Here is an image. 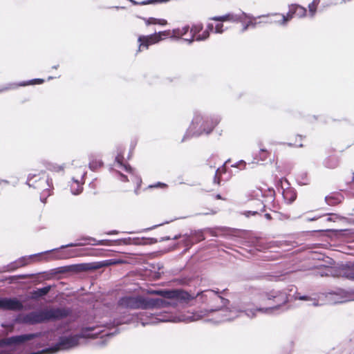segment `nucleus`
<instances>
[{
    "mask_svg": "<svg viewBox=\"0 0 354 354\" xmlns=\"http://www.w3.org/2000/svg\"><path fill=\"white\" fill-rule=\"evenodd\" d=\"M72 313L69 308H46L30 311L28 313H19L15 322L19 324L36 325L65 319Z\"/></svg>",
    "mask_w": 354,
    "mask_h": 354,
    "instance_id": "nucleus-1",
    "label": "nucleus"
},
{
    "mask_svg": "<svg viewBox=\"0 0 354 354\" xmlns=\"http://www.w3.org/2000/svg\"><path fill=\"white\" fill-rule=\"evenodd\" d=\"M263 299L272 301L275 304L269 307H256L245 308V315L250 318L255 317L257 313L262 314H275L277 311H284L287 309L285 304L288 300V295L284 290L272 289L263 295Z\"/></svg>",
    "mask_w": 354,
    "mask_h": 354,
    "instance_id": "nucleus-2",
    "label": "nucleus"
},
{
    "mask_svg": "<svg viewBox=\"0 0 354 354\" xmlns=\"http://www.w3.org/2000/svg\"><path fill=\"white\" fill-rule=\"evenodd\" d=\"M80 240L84 241V242L80 243H70L66 245H62L58 248H54L52 250H49L45 252H39L37 254H30L29 256H24L19 258L17 260L12 261L6 266V270L9 272H12L17 269L18 268L25 266L29 263V260L33 259L37 256L42 255L44 254H47L53 251H57L61 249H64L69 247H75V246H84L86 244H91L92 245H108V242L109 240H96L95 238L88 236H84L80 238Z\"/></svg>",
    "mask_w": 354,
    "mask_h": 354,
    "instance_id": "nucleus-3",
    "label": "nucleus"
},
{
    "mask_svg": "<svg viewBox=\"0 0 354 354\" xmlns=\"http://www.w3.org/2000/svg\"><path fill=\"white\" fill-rule=\"evenodd\" d=\"M227 291V288H225L221 291H220L218 288H215L207 289L198 292L195 295V299H198L201 303L207 304L211 306L212 301L215 299L220 300L221 302V306L216 308L208 307L203 310L201 311L203 315H207L209 313L216 311L227 313L228 310L225 307L230 304V301L222 296L223 295H225Z\"/></svg>",
    "mask_w": 354,
    "mask_h": 354,
    "instance_id": "nucleus-4",
    "label": "nucleus"
},
{
    "mask_svg": "<svg viewBox=\"0 0 354 354\" xmlns=\"http://www.w3.org/2000/svg\"><path fill=\"white\" fill-rule=\"evenodd\" d=\"M220 121L221 118L218 115L210 116L196 111L194 113L188 131L197 137L203 133L209 135Z\"/></svg>",
    "mask_w": 354,
    "mask_h": 354,
    "instance_id": "nucleus-5",
    "label": "nucleus"
},
{
    "mask_svg": "<svg viewBox=\"0 0 354 354\" xmlns=\"http://www.w3.org/2000/svg\"><path fill=\"white\" fill-rule=\"evenodd\" d=\"M317 267L324 269L323 271L319 272L321 277H343L354 281V261H348L345 263L341 262L333 266L320 264Z\"/></svg>",
    "mask_w": 354,
    "mask_h": 354,
    "instance_id": "nucleus-6",
    "label": "nucleus"
},
{
    "mask_svg": "<svg viewBox=\"0 0 354 354\" xmlns=\"http://www.w3.org/2000/svg\"><path fill=\"white\" fill-rule=\"evenodd\" d=\"M25 301L26 300L21 301L15 297H0V310L19 312L35 308V306L31 304H25Z\"/></svg>",
    "mask_w": 354,
    "mask_h": 354,
    "instance_id": "nucleus-7",
    "label": "nucleus"
},
{
    "mask_svg": "<svg viewBox=\"0 0 354 354\" xmlns=\"http://www.w3.org/2000/svg\"><path fill=\"white\" fill-rule=\"evenodd\" d=\"M156 293L165 299H170L171 302H175L174 306L177 304L178 301L187 303L195 299V296L189 292L178 289L158 290Z\"/></svg>",
    "mask_w": 354,
    "mask_h": 354,
    "instance_id": "nucleus-8",
    "label": "nucleus"
},
{
    "mask_svg": "<svg viewBox=\"0 0 354 354\" xmlns=\"http://www.w3.org/2000/svg\"><path fill=\"white\" fill-rule=\"evenodd\" d=\"M83 337L82 333L60 336L57 342L48 349L50 354L55 353L61 349H70L78 345L79 341Z\"/></svg>",
    "mask_w": 354,
    "mask_h": 354,
    "instance_id": "nucleus-9",
    "label": "nucleus"
},
{
    "mask_svg": "<svg viewBox=\"0 0 354 354\" xmlns=\"http://www.w3.org/2000/svg\"><path fill=\"white\" fill-rule=\"evenodd\" d=\"M205 231L212 232L211 230L209 228L201 229V230H191L189 234L186 233L183 235H182L180 234L175 235L173 237V239L177 240L179 238H181V237L183 238L182 240V242L186 247V248L184 251L185 252L188 251L194 243H198L201 241L205 240V235H204Z\"/></svg>",
    "mask_w": 354,
    "mask_h": 354,
    "instance_id": "nucleus-10",
    "label": "nucleus"
},
{
    "mask_svg": "<svg viewBox=\"0 0 354 354\" xmlns=\"http://www.w3.org/2000/svg\"><path fill=\"white\" fill-rule=\"evenodd\" d=\"M41 333H25L18 335H12L11 337L3 338L5 347L17 348L24 345L28 342L35 338L40 337Z\"/></svg>",
    "mask_w": 354,
    "mask_h": 354,
    "instance_id": "nucleus-11",
    "label": "nucleus"
},
{
    "mask_svg": "<svg viewBox=\"0 0 354 354\" xmlns=\"http://www.w3.org/2000/svg\"><path fill=\"white\" fill-rule=\"evenodd\" d=\"M118 304L124 308L144 310V296H123L119 299Z\"/></svg>",
    "mask_w": 354,
    "mask_h": 354,
    "instance_id": "nucleus-12",
    "label": "nucleus"
},
{
    "mask_svg": "<svg viewBox=\"0 0 354 354\" xmlns=\"http://www.w3.org/2000/svg\"><path fill=\"white\" fill-rule=\"evenodd\" d=\"M170 32L169 30L155 32L153 34L149 35H140L138 39L139 42V51H140L141 47L147 49L150 45L154 44L162 39L163 37H168Z\"/></svg>",
    "mask_w": 354,
    "mask_h": 354,
    "instance_id": "nucleus-13",
    "label": "nucleus"
},
{
    "mask_svg": "<svg viewBox=\"0 0 354 354\" xmlns=\"http://www.w3.org/2000/svg\"><path fill=\"white\" fill-rule=\"evenodd\" d=\"M248 207H254V209L245 210V218L255 217L261 219V213L265 211V205L260 199L249 198Z\"/></svg>",
    "mask_w": 354,
    "mask_h": 354,
    "instance_id": "nucleus-14",
    "label": "nucleus"
},
{
    "mask_svg": "<svg viewBox=\"0 0 354 354\" xmlns=\"http://www.w3.org/2000/svg\"><path fill=\"white\" fill-rule=\"evenodd\" d=\"M167 299L164 297L162 299L144 297V310L174 306L176 303L171 302Z\"/></svg>",
    "mask_w": 354,
    "mask_h": 354,
    "instance_id": "nucleus-15",
    "label": "nucleus"
},
{
    "mask_svg": "<svg viewBox=\"0 0 354 354\" xmlns=\"http://www.w3.org/2000/svg\"><path fill=\"white\" fill-rule=\"evenodd\" d=\"M52 180L48 178L41 180V178H38L36 174H30L27 178L26 184L29 187H33L35 189H41L44 187L41 184H46L48 187L52 185Z\"/></svg>",
    "mask_w": 354,
    "mask_h": 354,
    "instance_id": "nucleus-16",
    "label": "nucleus"
},
{
    "mask_svg": "<svg viewBox=\"0 0 354 354\" xmlns=\"http://www.w3.org/2000/svg\"><path fill=\"white\" fill-rule=\"evenodd\" d=\"M280 181L285 182L288 186L286 188H283L282 190V196L284 201L288 204H292L297 197V192L296 189L295 188L290 187V183L286 178H281Z\"/></svg>",
    "mask_w": 354,
    "mask_h": 354,
    "instance_id": "nucleus-17",
    "label": "nucleus"
},
{
    "mask_svg": "<svg viewBox=\"0 0 354 354\" xmlns=\"http://www.w3.org/2000/svg\"><path fill=\"white\" fill-rule=\"evenodd\" d=\"M91 270H95V262L70 265L71 272H80Z\"/></svg>",
    "mask_w": 354,
    "mask_h": 354,
    "instance_id": "nucleus-18",
    "label": "nucleus"
},
{
    "mask_svg": "<svg viewBox=\"0 0 354 354\" xmlns=\"http://www.w3.org/2000/svg\"><path fill=\"white\" fill-rule=\"evenodd\" d=\"M51 290V286H46L42 288H37L32 290L28 296V299L39 300L48 294Z\"/></svg>",
    "mask_w": 354,
    "mask_h": 354,
    "instance_id": "nucleus-19",
    "label": "nucleus"
},
{
    "mask_svg": "<svg viewBox=\"0 0 354 354\" xmlns=\"http://www.w3.org/2000/svg\"><path fill=\"white\" fill-rule=\"evenodd\" d=\"M344 197L339 193H331L330 194L325 196V202L330 206H334L341 203Z\"/></svg>",
    "mask_w": 354,
    "mask_h": 354,
    "instance_id": "nucleus-20",
    "label": "nucleus"
},
{
    "mask_svg": "<svg viewBox=\"0 0 354 354\" xmlns=\"http://www.w3.org/2000/svg\"><path fill=\"white\" fill-rule=\"evenodd\" d=\"M290 11L292 12V15L294 17H298L299 18L304 17L306 15L307 10L306 8L300 6L297 3H292L289 6Z\"/></svg>",
    "mask_w": 354,
    "mask_h": 354,
    "instance_id": "nucleus-21",
    "label": "nucleus"
},
{
    "mask_svg": "<svg viewBox=\"0 0 354 354\" xmlns=\"http://www.w3.org/2000/svg\"><path fill=\"white\" fill-rule=\"evenodd\" d=\"M123 263V261L121 259H110L101 261L95 262V270L100 269L104 267H109L110 266H114L117 264H120Z\"/></svg>",
    "mask_w": 354,
    "mask_h": 354,
    "instance_id": "nucleus-22",
    "label": "nucleus"
},
{
    "mask_svg": "<svg viewBox=\"0 0 354 354\" xmlns=\"http://www.w3.org/2000/svg\"><path fill=\"white\" fill-rule=\"evenodd\" d=\"M339 164V158L337 156H330L326 158L323 161V165L328 169H335Z\"/></svg>",
    "mask_w": 354,
    "mask_h": 354,
    "instance_id": "nucleus-23",
    "label": "nucleus"
},
{
    "mask_svg": "<svg viewBox=\"0 0 354 354\" xmlns=\"http://www.w3.org/2000/svg\"><path fill=\"white\" fill-rule=\"evenodd\" d=\"M133 241L136 245H151L159 242L158 239L152 237H136L133 239Z\"/></svg>",
    "mask_w": 354,
    "mask_h": 354,
    "instance_id": "nucleus-24",
    "label": "nucleus"
},
{
    "mask_svg": "<svg viewBox=\"0 0 354 354\" xmlns=\"http://www.w3.org/2000/svg\"><path fill=\"white\" fill-rule=\"evenodd\" d=\"M259 252V250H258L256 247L248 245V242L245 239V258L250 259L251 257H255L258 254Z\"/></svg>",
    "mask_w": 354,
    "mask_h": 354,
    "instance_id": "nucleus-25",
    "label": "nucleus"
},
{
    "mask_svg": "<svg viewBox=\"0 0 354 354\" xmlns=\"http://www.w3.org/2000/svg\"><path fill=\"white\" fill-rule=\"evenodd\" d=\"M261 21L257 22V18L252 17L250 14L245 12V31L249 28H254L257 24H261Z\"/></svg>",
    "mask_w": 354,
    "mask_h": 354,
    "instance_id": "nucleus-26",
    "label": "nucleus"
},
{
    "mask_svg": "<svg viewBox=\"0 0 354 354\" xmlns=\"http://www.w3.org/2000/svg\"><path fill=\"white\" fill-rule=\"evenodd\" d=\"M44 82V80L41 78H35L28 81H23L19 83H14L16 85V88L19 86H26L28 85L41 84Z\"/></svg>",
    "mask_w": 354,
    "mask_h": 354,
    "instance_id": "nucleus-27",
    "label": "nucleus"
},
{
    "mask_svg": "<svg viewBox=\"0 0 354 354\" xmlns=\"http://www.w3.org/2000/svg\"><path fill=\"white\" fill-rule=\"evenodd\" d=\"M243 16V12L240 10L239 12H229V21L234 22V23H238V22H242Z\"/></svg>",
    "mask_w": 354,
    "mask_h": 354,
    "instance_id": "nucleus-28",
    "label": "nucleus"
},
{
    "mask_svg": "<svg viewBox=\"0 0 354 354\" xmlns=\"http://www.w3.org/2000/svg\"><path fill=\"white\" fill-rule=\"evenodd\" d=\"M123 156L118 154L115 157V161L116 162L120 165V167H123L124 170L129 173H132L133 171V169L129 165H125L122 162L123 160Z\"/></svg>",
    "mask_w": 354,
    "mask_h": 354,
    "instance_id": "nucleus-29",
    "label": "nucleus"
},
{
    "mask_svg": "<svg viewBox=\"0 0 354 354\" xmlns=\"http://www.w3.org/2000/svg\"><path fill=\"white\" fill-rule=\"evenodd\" d=\"M268 154L269 152L266 149L261 148L259 150V155L254 157V160H257V163H258L259 161H265L267 159Z\"/></svg>",
    "mask_w": 354,
    "mask_h": 354,
    "instance_id": "nucleus-30",
    "label": "nucleus"
},
{
    "mask_svg": "<svg viewBox=\"0 0 354 354\" xmlns=\"http://www.w3.org/2000/svg\"><path fill=\"white\" fill-rule=\"evenodd\" d=\"M68 272H70V265L66 266L58 267V268L51 270V274H55V275L59 274H65V273H68Z\"/></svg>",
    "mask_w": 354,
    "mask_h": 354,
    "instance_id": "nucleus-31",
    "label": "nucleus"
},
{
    "mask_svg": "<svg viewBox=\"0 0 354 354\" xmlns=\"http://www.w3.org/2000/svg\"><path fill=\"white\" fill-rule=\"evenodd\" d=\"M281 18L278 21L280 25H286L292 18V12L289 10L286 15H281Z\"/></svg>",
    "mask_w": 354,
    "mask_h": 354,
    "instance_id": "nucleus-32",
    "label": "nucleus"
},
{
    "mask_svg": "<svg viewBox=\"0 0 354 354\" xmlns=\"http://www.w3.org/2000/svg\"><path fill=\"white\" fill-rule=\"evenodd\" d=\"M189 30V26H185L183 28H178L173 30V33L178 37H182L186 35Z\"/></svg>",
    "mask_w": 354,
    "mask_h": 354,
    "instance_id": "nucleus-33",
    "label": "nucleus"
},
{
    "mask_svg": "<svg viewBox=\"0 0 354 354\" xmlns=\"http://www.w3.org/2000/svg\"><path fill=\"white\" fill-rule=\"evenodd\" d=\"M203 28V26L201 25L199 27H196V26H193L190 31L192 33V36L191 37L190 39H185V41H187L188 44H192L194 41V36L195 35H196L200 30H201Z\"/></svg>",
    "mask_w": 354,
    "mask_h": 354,
    "instance_id": "nucleus-34",
    "label": "nucleus"
},
{
    "mask_svg": "<svg viewBox=\"0 0 354 354\" xmlns=\"http://www.w3.org/2000/svg\"><path fill=\"white\" fill-rule=\"evenodd\" d=\"M103 165V162L100 160H94L89 162L88 167L92 171H95Z\"/></svg>",
    "mask_w": 354,
    "mask_h": 354,
    "instance_id": "nucleus-35",
    "label": "nucleus"
},
{
    "mask_svg": "<svg viewBox=\"0 0 354 354\" xmlns=\"http://www.w3.org/2000/svg\"><path fill=\"white\" fill-rule=\"evenodd\" d=\"M73 180L76 183L77 187H75V189L73 187H71V193L73 195H78L82 192L83 188L77 180H75L73 178Z\"/></svg>",
    "mask_w": 354,
    "mask_h": 354,
    "instance_id": "nucleus-36",
    "label": "nucleus"
},
{
    "mask_svg": "<svg viewBox=\"0 0 354 354\" xmlns=\"http://www.w3.org/2000/svg\"><path fill=\"white\" fill-rule=\"evenodd\" d=\"M210 20H213L215 21H229V13H227L224 15L221 16H215L209 18Z\"/></svg>",
    "mask_w": 354,
    "mask_h": 354,
    "instance_id": "nucleus-37",
    "label": "nucleus"
},
{
    "mask_svg": "<svg viewBox=\"0 0 354 354\" xmlns=\"http://www.w3.org/2000/svg\"><path fill=\"white\" fill-rule=\"evenodd\" d=\"M170 0H145V1H140V5L145 6V5H148V4L162 3H167Z\"/></svg>",
    "mask_w": 354,
    "mask_h": 354,
    "instance_id": "nucleus-38",
    "label": "nucleus"
},
{
    "mask_svg": "<svg viewBox=\"0 0 354 354\" xmlns=\"http://www.w3.org/2000/svg\"><path fill=\"white\" fill-rule=\"evenodd\" d=\"M342 219L344 218V217H342L340 216H339L338 214H335V213H330V214H328V216L326 218V221H335L337 219Z\"/></svg>",
    "mask_w": 354,
    "mask_h": 354,
    "instance_id": "nucleus-39",
    "label": "nucleus"
},
{
    "mask_svg": "<svg viewBox=\"0 0 354 354\" xmlns=\"http://www.w3.org/2000/svg\"><path fill=\"white\" fill-rule=\"evenodd\" d=\"M140 19H142L145 24L147 26H149V25H151V24H157V19L156 18H154V17H149V18H145V17H140Z\"/></svg>",
    "mask_w": 354,
    "mask_h": 354,
    "instance_id": "nucleus-40",
    "label": "nucleus"
},
{
    "mask_svg": "<svg viewBox=\"0 0 354 354\" xmlns=\"http://www.w3.org/2000/svg\"><path fill=\"white\" fill-rule=\"evenodd\" d=\"M209 37V33L207 31L204 30L202 34L198 35L196 37V40L201 41L207 39Z\"/></svg>",
    "mask_w": 354,
    "mask_h": 354,
    "instance_id": "nucleus-41",
    "label": "nucleus"
},
{
    "mask_svg": "<svg viewBox=\"0 0 354 354\" xmlns=\"http://www.w3.org/2000/svg\"><path fill=\"white\" fill-rule=\"evenodd\" d=\"M16 88V85L15 84H8L6 86H2L0 88V93Z\"/></svg>",
    "mask_w": 354,
    "mask_h": 354,
    "instance_id": "nucleus-42",
    "label": "nucleus"
},
{
    "mask_svg": "<svg viewBox=\"0 0 354 354\" xmlns=\"http://www.w3.org/2000/svg\"><path fill=\"white\" fill-rule=\"evenodd\" d=\"M309 14L311 17H313L316 12H317V8L315 7V5H313V3H310L308 6Z\"/></svg>",
    "mask_w": 354,
    "mask_h": 354,
    "instance_id": "nucleus-43",
    "label": "nucleus"
},
{
    "mask_svg": "<svg viewBox=\"0 0 354 354\" xmlns=\"http://www.w3.org/2000/svg\"><path fill=\"white\" fill-rule=\"evenodd\" d=\"M349 194L354 197V172H352V180L349 185Z\"/></svg>",
    "mask_w": 354,
    "mask_h": 354,
    "instance_id": "nucleus-44",
    "label": "nucleus"
},
{
    "mask_svg": "<svg viewBox=\"0 0 354 354\" xmlns=\"http://www.w3.org/2000/svg\"><path fill=\"white\" fill-rule=\"evenodd\" d=\"M224 32V29H223V24H217L216 26H215V30H214V32L215 33H218V34H221Z\"/></svg>",
    "mask_w": 354,
    "mask_h": 354,
    "instance_id": "nucleus-45",
    "label": "nucleus"
},
{
    "mask_svg": "<svg viewBox=\"0 0 354 354\" xmlns=\"http://www.w3.org/2000/svg\"><path fill=\"white\" fill-rule=\"evenodd\" d=\"M166 187H167V185L164 183H161V182H158L153 185H151L149 186V187H150V188H156V187L164 188Z\"/></svg>",
    "mask_w": 354,
    "mask_h": 354,
    "instance_id": "nucleus-46",
    "label": "nucleus"
},
{
    "mask_svg": "<svg viewBox=\"0 0 354 354\" xmlns=\"http://www.w3.org/2000/svg\"><path fill=\"white\" fill-rule=\"evenodd\" d=\"M214 30L215 27H214L213 24L209 23L207 25L205 31H207V32L209 33L210 32L214 31Z\"/></svg>",
    "mask_w": 354,
    "mask_h": 354,
    "instance_id": "nucleus-47",
    "label": "nucleus"
},
{
    "mask_svg": "<svg viewBox=\"0 0 354 354\" xmlns=\"http://www.w3.org/2000/svg\"><path fill=\"white\" fill-rule=\"evenodd\" d=\"M218 306H221L220 300L215 299L212 301V304H211V306H209V308H216Z\"/></svg>",
    "mask_w": 354,
    "mask_h": 354,
    "instance_id": "nucleus-48",
    "label": "nucleus"
},
{
    "mask_svg": "<svg viewBox=\"0 0 354 354\" xmlns=\"http://www.w3.org/2000/svg\"><path fill=\"white\" fill-rule=\"evenodd\" d=\"M219 171V168H218L216 170L214 178V183L215 184H219L220 183V179L217 178V173Z\"/></svg>",
    "mask_w": 354,
    "mask_h": 354,
    "instance_id": "nucleus-49",
    "label": "nucleus"
},
{
    "mask_svg": "<svg viewBox=\"0 0 354 354\" xmlns=\"http://www.w3.org/2000/svg\"><path fill=\"white\" fill-rule=\"evenodd\" d=\"M298 299L299 300H301V301H309V300H310V297L308 295H301Z\"/></svg>",
    "mask_w": 354,
    "mask_h": 354,
    "instance_id": "nucleus-50",
    "label": "nucleus"
},
{
    "mask_svg": "<svg viewBox=\"0 0 354 354\" xmlns=\"http://www.w3.org/2000/svg\"><path fill=\"white\" fill-rule=\"evenodd\" d=\"M157 24H160L161 26H165L167 24V21L165 19H157Z\"/></svg>",
    "mask_w": 354,
    "mask_h": 354,
    "instance_id": "nucleus-51",
    "label": "nucleus"
},
{
    "mask_svg": "<svg viewBox=\"0 0 354 354\" xmlns=\"http://www.w3.org/2000/svg\"><path fill=\"white\" fill-rule=\"evenodd\" d=\"M119 175L120 176V180L123 181V182H126V181H128V178H127V176L122 174V173L120 172H118Z\"/></svg>",
    "mask_w": 354,
    "mask_h": 354,
    "instance_id": "nucleus-52",
    "label": "nucleus"
},
{
    "mask_svg": "<svg viewBox=\"0 0 354 354\" xmlns=\"http://www.w3.org/2000/svg\"><path fill=\"white\" fill-rule=\"evenodd\" d=\"M180 283L182 284L186 285V284H189V282L190 281V279H189L183 278V279H180Z\"/></svg>",
    "mask_w": 354,
    "mask_h": 354,
    "instance_id": "nucleus-53",
    "label": "nucleus"
},
{
    "mask_svg": "<svg viewBox=\"0 0 354 354\" xmlns=\"http://www.w3.org/2000/svg\"><path fill=\"white\" fill-rule=\"evenodd\" d=\"M172 239L169 236H163V237H161L160 239H159V242H162V241H169V240H171Z\"/></svg>",
    "mask_w": 354,
    "mask_h": 354,
    "instance_id": "nucleus-54",
    "label": "nucleus"
},
{
    "mask_svg": "<svg viewBox=\"0 0 354 354\" xmlns=\"http://www.w3.org/2000/svg\"><path fill=\"white\" fill-rule=\"evenodd\" d=\"M118 233H119V232L115 230H111V231L106 232V234L108 235H114V234H118Z\"/></svg>",
    "mask_w": 354,
    "mask_h": 354,
    "instance_id": "nucleus-55",
    "label": "nucleus"
},
{
    "mask_svg": "<svg viewBox=\"0 0 354 354\" xmlns=\"http://www.w3.org/2000/svg\"><path fill=\"white\" fill-rule=\"evenodd\" d=\"M97 344H98L100 346L102 347V346H106V341H105V340L100 339V340L97 342Z\"/></svg>",
    "mask_w": 354,
    "mask_h": 354,
    "instance_id": "nucleus-56",
    "label": "nucleus"
},
{
    "mask_svg": "<svg viewBox=\"0 0 354 354\" xmlns=\"http://www.w3.org/2000/svg\"><path fill=\"white\" fill-rule=\"evenodd\" d=\"M243 163V160H240L235 162L234 165H232V167H236L238 165H241Z\"/></svg>",
    "mask_w": 354,
    "mask_h": 354,
    "instance_id": "nucleus-57",
    "label": "nucleus"
},
{
    "mask_svg": "<svg viewBox=\"0 0 354 354\" xmlns=\"http://www.w3.org/2000/svg\"><path fill=\"white\" fill-rule=\"evenodd\" d=\"M264 217L268 220V221H270L272 220V215L270 214V213H266L264 214Z\"/></svg>",
    "mask_w": 354,
    "mask_h": 354,
    "instance_id": "nucleus-58",
    "label": "nucleus"
},
{
    "mask_svg": "<svg viewBox=\"0 0 354 354\" xmlns=\"http://www.w3.org/2000/svg\"><path fill=\"white\" fill-rule=\"evenodd\" d=\"M130 240H131V238L129 237L127 239H119V240H117L116 241H123L124 243L127 244V243H129L128 241H130Z\"/></svg>",
    "mask_w": 354,
    "mask_h": 354,
    "instance_id": "nucleus-59",
    "label": "nucleus"
},
{
    "mask_svg": "<svg viewBox=\"0 0 354 354\" xmlns=\"http://www.w3.org/2000/svg\"><path fill=\"white\" fill-rule=\"evenodd\" d=\"M233 318L227 317L226 315L223 317V321H232Z\"/></svg>",
    "mask_w": 354,
    "mask_h": 354,
    "instance_id": "nucleus-60",
    "label": "nucleus"
},
{
    "mask_svg": "<svg viewBox=\"0 0 354 354\" xmlns=\"http://www.w3.org/2000/svg\"><path fill=\"white\" fill-rule=\"evenodd\" d=\"M319 218V216H314V217H312V218H307L306 221H316Z\"/></svg>",
    "mask_w": 354,
    "mask_h": 354,
    "instance_id": "nucleus-61",
    "label": "nucleus"
},
{
    "mask_svg": "<svg viewBox=\"0 0 354 354\" xmlns=\"http://www.w3.org/2000/svg\"><path fill=\"white\" fill-rule=\"evenodd\" d=\"M128 1H130L134 6L140 5V2H138L136 0H128Z\"/></svg>",
    "mask_w": 354,
    "mask_h": 354,
    "instance_id": "nucleus-62",
    "label": "nucleus"
},
{
    "mask_svg": "<svg viewBox=\"0 0 354 354\" xmlns=\"http://www.w3.org/2000/svg\"><path fill=\"white\" fill-rule=\"evenodd\" d=\"M311 3H313V5H315V7H317L319 3H320V0H313Z\"/></svg>",
    "mask_w": 354,
    "mask_h": 354,
    "instance_id": "nucleus-63",
    "label": "nucleus"
},
{
    "mask_svg": "<svg viewBox=\"0 0 354 354\" xmlns=\"http://www.w3.org/2000/svg\"><path fill=\"white\" fill-rule=\"evenodd\" d=\"M4 347H5V345H4L3 338V339H0V348H4Z\"/></svg>",
    "mask_w": 354,
    "mask_h": 354,
    "instance_id": "nucleus-64",
    "label": "nucleus"
}]
</instances>
